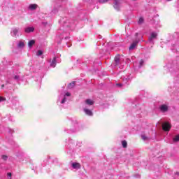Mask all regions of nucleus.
Returning <instances> with one entry per match:
<instances>
[{
	"mask_svg": "<svg viewBox=\"0 0 179 179\" xmlns=\"http://www.w3.org/2000/svg\"><path fill=\"white\" fill-rule=\"evenodd\" d=\"M71 97V93L66 92V94H61L57 100V103H60V104H65L66 103V100Z\"/></svg>",
	"mask_w": 179,
	"mask_h": 179,
	"instance_id": "nucleus-1",
	"label": "nucleus"
},
{
	"mask_svg": "<svg viewBox=\"0 0 179 179\" xmlns=\"http://www.w3.org/2000/svg\"><path fill=\"white\" fill-rule=\"evenodd\" d=\"M157 125H159V127H162L164 131L167 132L171 129V124L168 122H163L162 121H159Z\"/></svg>",
	"mask_w": 179,
	"mask_h": 179,
	"instance_id": "nucleus-2",
	"label": "nucleus"
},
{
	"mask_svg": "<svg viewBox=\"0 0 179 179\" xmlns=\"http://www.w3.org/2000/svg\"><path fill=\"white\" fill-rule=\"evenodd\" d=\"M114 65L116 69H118V68L122 69L124 68V64H121V55H118L115 57Z\"/></svg>",
	"mask_w": 179,
	"mask_h": 179,
	"instance_id": "nucleus-3",
	"label": "nucleus"
},
{
	"mask_svg": "<svg viewBox=\"0 0 179 179\" xmlns=\"http://www.w3.org/2000/svg\"><path fill=\"white\" fill-rule=\"evenodd\" d=\"M69 35V34H68L67 32H65V31L59 29L57 32V39L58 40L59 38V40H62V38H65V40H68Z\"/></svg>",
	"mask_w": 179,
	"mask_h": 179,
	"instance_id": "nucleus-4",
	"label": "nucleus"
},
{
	"mask_svg": "<svg viewBox=\"0 0 179 179\" xmlns=\"http://www.w3.org/2000/svg\"><path fill=\"white\" fill-rule=\"evenodd\" d=\"M121 79H122L123 82L122 83L116 84V86H117V87H122L124 85H127V83H128V80H131V76H129V75L122 76L121 77Z\"/></svg>",
	"mask_w": 179,
	"mask_h": 179,
	"instance_id": "nucleus-5",
	"label": "nucleus"
},
{
	"mask_svg": "<svg viewBox=\"0 0 179 179\" xmlns=\"http://www.w3.org/2000/svg\"><path fill=\"white\" fill-rule=\"evenodd\" d=\"M138 33H136L135 36H136V39L134 41H133V43L131 44L130 47H129V50L131 51L132 50H135V48H136V45H138V43H139V38H138Z\"/></svg>",
	"mask_w": 179,
	"mask_h": 179,
	"instance_id": "nucleus-6",
	"label": "nucleus"
},
{
	"mask_svg": "<svg viewBox=\"0 0 179 179\" xmlns=\"http://www.w3.org/2000/svg\"><path fill=\"white\" fill-rule=\"evenodd\" d=\"M20 33V29L19 28H13L10 31V34L12 37H19Z\"/></svg>",
	"mask_w": 179,
	"mask_h": 179,
	"instance_id": "nucleus-7",
	"label": "nucleus"
},
{
	"mask_svg": "<svg viewBox=\"0 0 179 179\" xmlns=\"http://www.w3.org/2000/svg\"><path fill=\"white\" fill-rule=\"evenodd\" d=\"M122 0H114L113 7L116 10H118L121 8Z\"/></svg>",
	"mask_w": 179,
	"mask_h": 179,
	"instance_id": "nucleus-8",
	"label": "nucleus"
},
{
	"mask_svg": "<svg viewBox=\"0 0 179 179\" xmlns=\"http://www.w3.org/2000/svg\"><path fill=\"white\" fill-rule=\"evenodd\" d=\"M159 110L161 113H167L169 111V105L163 103L159 106Z\"/></svg>",
	"mask_w": 179,
	"mask_h": 179,
	"instance_id": "nucleus-9",
	"label": "nucleus"
},
{
	"mask_svg": "<svg viewBox=\"0 0 179 179\" xmlns=\"http://www.w3.org/2000/svg\"><path fill=\"white\" fill-rule=\"evenodd\" d=\"M156 37H157V33L152 32V33H151L148 40L150 43H152L153 41V40H155V38H156Z\"/></svg>",
	"mask_w": 179,
	"mask_h": 179,
	"instance_id": "nucleus-10",
	"label": "nucleus"
},
{
	"mask_svg": "<svg viewBox=\"0 0 179 179\" xmlns=\"http://www.w3.org/2000/svg\"><path fill=\"white\" fill-rule=\"evenodd\" d=\"M13 79H15V80L17 82H20V80H23V76H22L20 73L17 74L13 76Z\"/></svg>",
	"mask_w": 179,
	"mask_h": 179,
	"instance_id": "nucleus-11",
	"label": "nucleus"
},
{
	"mask_svg": "<svg viewBox=\"0 0 179 179\" xmlns=\"http://www.w3.org/2000/svg\"><path fill=\"white\" fill-rule=\"evenodd\" d=\"M71 167L74 169L75 170H79L80 169L81 166L78 162H73L71 164Z\"/></svg>",
	"mask_w": 179,
	"mask_h": 179,
	"instance_id": "nucleus-12",
	"label": "nucleus"
},
{
	"mask_svg": "<svg viewBox=\"0 0 179 179\" xmlns=\"http://www.w3.org/2000/svg\"><path fill=\"white\" fill-rule=\"evenodd\" d=\"M84 112L85 113V114L87 115H89L90 117L93 115V112H92V110L87 109V106H85V108H84Z\"/></svg>",
	"mask_w": 179,
	"mask_h": 179,
	"instance_id": "nucleus-13",
	"label": "nucleus"
},
{
	"mask_svg": "<svg viewBox=\"0 0 179 179\" xmlns=\"http://www.w3.org/2000/svg\"><path fill=\"white\" fill-rule=\"evenodd\" d=\"M25 33H33L34 31V27H27L24 29Z\"/></svg>",
	"mask_w": 179,
	"mask_h": 179,
	"instance_id": "nucleus-14",
	"label": "nucleus"
},
{
	"mask_svg": "<svg viewBox=\"0 0 179 179\" xmlns=\"http://www.w3.org/2000/svg\"><path fill=\"white\" fill-rule=\"evenodd\" d=\"M17 47L18 48H23L24 47V41L23 40L20 41L17 44Z\"/></svg>",
	"mask_w": 179,
	"mask_h": 179,
	"instance_id": "nucleus-15",
	"label": "nucleus"
},
{
	"mask_svg": "<svg viewBox=\"0 0 179 179\" xmlns=\"http://www.w3.org/2000/svg\"><path fill=\"white\" fill-rule=\"evenodd\" d=\"M85 104L86 107H87V106H93V104H94V101L92 99H87L85 101Z\"/></svg>",
	"mask_w": 179,
	"mask_h": 179,
	"instance_id": "nucleus-16",
	"label": "nucleus"
},
{
	"mask_svg": "<svg viewBox=\"0 0 179 179\" xmlns=\"http://www.w3.org/2000/svg\"><path fill=\"white\" fill-rule=\"evenodd\" d=\"M57 65V58L54 57L52 61L50 63V66H52V68H55Z\"/></svg>",
	"mask_w": 179,
	"mask_h": 179,
	"instance_id": "nucleus-17",
	"label": "nucleus"
},
{
	"mask_svg": "<svg viewBox=\"0 0 179 179\" xmlns=\"http://www.w3.org/2000/svg\"><path fill=\"white\" fill-rule=\"evenodd\" d=\"M38 7V6L37 4H30L29 8L31 10H35V9H37Z\"/></svg>",
	"mask_w": 179,
	"mask_h": 179,
	"instance_id": "nucleus-18",
	"label": "nucleus"
},
{
	"mask_svg": "<svg viewBox=\"0 0 179 179\" xmlns=\"http://www.w3.org/2000/svg\"><path fill=\"white\" fill-rule=\"evenodd\" d=\"M34 44H36V41L34 40H31L28 43V46L29 48H31V47H33V45H34Z\"/></svg>",
	"mask_w": 179,
	"mask_h": 179,
	"instance_id": "nucleus-19",
	"label": "nucleus"
},
{
	"mask_svg": "<svg viewBox=\"0 0 179 179\" xmlns=\"http://www.w3.org/2000/svg\"><path fill=\"white\" fill-rule=\"evenodd\" d=\"M75 81L72 82L71 83H69L68 85V88L69 89H73V87H75Z\"/></svg>",
	"mask_w": 179,
	"mask_h": 179,
	"instance_id": "nucleus-20",
	"label": "nucleus"
},
{
	"mask_svg": "<svg viewBox=\"0 0 179 179\" xmlns=\"http://www.w3.org/2000/svg\"><path fill=\"white\" fill-rule=\"evenodd\" d=\"M122 146H123V148H127V146H128V143H127V141H122Z\"/></svg>",
	"mask_w": 179,
	"mask_h": 179,
	"instance_id": "nucleus-21",
	"label": "nucleus"
},
{
	"mask_svg": "<svg viewBox=\"0 0 179 179\" xmlns=\"http://www.w3.org/2000/svg\"><path fill=\"white\" fill-rule=\"evenodd\" d=\"M60 22H61V23H64V27H68L69 26L67 24L68 22H65V20H64V18Z\"/></svg>",
	"mask_w": 179,
	"mask_h": 179,
	"instance_id": "nucleus-22",
	"label": "nucleus"
},
{
	"mask_svg": "<svg viewBox=\"0 0 179 179\" xmlns=\"http://www.w3.org/2000/svg\"><path fill=\"white\" fill-rule=\"evenodd\" d=\"M96 2H99V3H106V2H108V0H96Z\"/></svg>",
	"mask_w": 179,
	"mask_h": 179,
	"instance_id": "nucleus-23",
	"label": "nucleus"
},
{
	"mask_svg": "<svg viewBox=\"0 0 179 179\" xmlns=\"http://www.w3.org/2000/svg\"><path fill=\"white\" fill-rule=\"evenodd\" d=\"M173 142H179V134L176 135V136L173 138Z\"/></svg>",
	"mask_w": 179,
	"mask_h": 179,
	"instance_id": "nucleus-24",
	"label": "nucleus"
},
{
	"mask_svg": "<svg viewBox=\"0 0 179 179\" xmlns=\"http://www.w3.org/2000/svg\"><path fill=\"white\" fill-rule=\"evenodd\" d=\"M143 22H144L143 17H141L138 20V24H143Z\"/></svg>",
	"mask_w": 179,
	"mask_h": 179,
	"instance_id": "nucleus-25",
	"label": "nucleus"
},
{
	"mask_svg": "<svg viewBox=\"0 0 179 179\" xmlns=\"http://www.w3.org/2000/svg\"><path fill=\"white\" fill-rule=\"evenodd\" d=\"M37 57H41V55H43V52L42 50H38L36 52Z\"/></svg>",
	"mask_w": 179,
	"mask_h": 179,
	"instance_id": "nucleus-26",
	"label": "nucleus"
},
{
	"mask_svg": "<svg viewBox=\"0 0 179 179\" xmlns=\"http://www.w3.org/2000/svg\"><path fill=\"white\" fill-rule=\"evenodd\" d=\"M6 100V98L0 96V103L2 101H5Z\"/></svg>",
	"mask_w": 179,
	"mask_h": 179,
	"instance_id": "nucleus-27",
	"label": "nucleus"
},
{
	"mask_svg": "<svg viewBox=\"0 0 179 179\" xmlns=\"http://www.w3.org/2000/svg\"><path fill=\"white\" fill-rule=\"evenodd\" d=\"M143 62H144L143 60L141 59L140 61L138 67L142 68V66L143 65Z\"/></svg>",
	"mask_w": 179,
	"mask_h": 179,
	"instance_id": "nucleus-28",
	"label": "nucleus"
},
{
	"mask_svg": "<svg viewBox=\"0 0 179 179\" xmlns=\"http://www.w3.org/2000/svg\"><path fill=\"white\" fill-rule=\"evenodd\" d=\"M141 138H142V139H143V141H147V139H148V137L145 136H144V135H142V136H141Z\"/></svg>",
	"mask_w": 179,
	"mask_h": 179,
	"instance_id": "nucleus-29",
	"label": "nucleus"
},
{
	"mask_svg": "<svg viewBox=\"0 0 179 179\" xmlns=\"http://www.w3.org/2000/svg\"><path fill=\"white\" fill-rule=\"evenodd\" d=\"M2 159H3V160H7L8 159V156L3 155Z\"/></svg>",
	"mask_w": 179,
	"mask_h": 179,
	"instance_id": "nucleus-30",
	"label": "nucleus"
},
{
	"mask_svg": "<svg viewBox=\"0 0 179 179\" xmlns=\"http://www.w3.org/2000/svg\"><path fill=\"white\" fill-rule=\"evenodd\" d=\"M166 66H167V68H169L170 72H173V70L171 69V68H173V67H170V65H169V64Z\"/></svg>",
	"mask_w": 179,
	"mask_h": 179,
	"instance_id": "nucleus-31",
	"label": "nucleus"
},
{
	"mask_svg": "<svg viewBox=\"0 0 179 179\" xmlns=\"http://www.w3.org/2000/svg\"><path fill=\"white\" fill-rule=\"evenodd\" d=\"M52 12V13H57V12H58V10L53 9Z\"/></svg>",
	"mask_w": 179,
	"mask_h": 179,
	"instance_id": "nucleus-32",
	"label": "nucleus"
},
{
	"mask_svg": "<svg viewBox=\"0 0 179 179\" xmlns=\"http://www.w3.org/2000/svg\"><path fill=\"white\" fill-rule=\"evenodd\" d=\"M8 177H12V173H8Z\"/></svg>",
	"mask_w": 179,
	"mask_h": 179,
	"instance_id": "nucleus-33",
	"label": "nucleus"
},
{
	"mask_svg": "<svg viewBox=\"0 0 179 179\" xmlns=\"http://www.w3.org/2000/svg\"><path fill=\"white\" fill-rule=\"evenodd\" d=\"M175 174L176 176H179V172H176Z\"/></svg>",
	"mask_w": 179,
	"mask_h": 179,
	"instance_id": "nucleus-34",
	"label": "nucleus"
},
{
	"mask_svg": "<svg viewBox=\"0 0 179 179\" xmlns=\"http://www.w3.org/2000/svg\"><path fill=\"white\" fill-rule=\"evenodd\" d=\"M1 87L3 88V87H5V85H1Z\"/></svg>",
	"mask_w": 179,
	"mask_h": 179,
	"instance_id": "nucleus-35",
	"label": "nucleus"
},
{
	"mask_svg": "<svg viewBox=\"0 0 179 179\" xmlns=\"http://www.w3.org/2000/svg\"><path fill=\"white\" fill-rule=\"evenodd\" d=\"M58 43H61V41H58Z\"/></svg>",
	"mask_w": 179,
	"mask_h": 179,
	"instance_id": "nucleus-36",
	"label": "nucleus"
},
{
	"mask_svg": "<svg viewBox=\"0 0 179 179\" xmlns=\"http://www.w3.org/2000/svg\"><path fill=\"white\" fill-rule=\"evenodd\" d=\"M166 1H171V0H166Z\"/></svg>",
	"mask_w": 179,
	"mask_h": 179,
	"instance_id": "nucleus-37",
	"label": "nucleus"
}]
</instances>
